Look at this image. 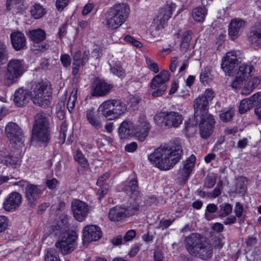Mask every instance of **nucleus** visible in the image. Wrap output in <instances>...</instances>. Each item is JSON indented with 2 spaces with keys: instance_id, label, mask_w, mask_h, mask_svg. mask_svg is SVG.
<instances>
[{
  "instance_id": "1",
  "label": "nucleus",
  "mask_w": 261,
  "mask_h": 261,
  "mask_svg": "<svg viewBox=\"0 0 261 261\" xmlns=\"http://www.w3.org/2000/svg\"><path fill=\"white\" fill-rule=\"evenodd\" d=\"M188 252L191 255L202 259L211 258L213 254V247L207 239L199 233H192L186 239Z\"/></svg>"
},
{
  "instance_id": "2",
  "label": "nucleus",
  "mask_w": 261,
  "mask_h": 261,
  "mask_svg": "<svg viewBox=\"0 0 261 261\" xmlns=\"http://www.w3.org/2000/svg\"><path fill=\"white\" fill-rule=\"evenodd\" d=\"M129 13V8L126 4H116L107 12L103 24L109 29H117L126 21Z\"/></svg>"
},
{
  "instance_id": "3",
  "label": "nucleus",
  "mask_w": 261,
  "mask_h": 261,
  "mask_svg": "<svg viewBox=\"0 0 261 261\" xmlns=\"http://www.w3.org/2000/svg\"><path fill=\"white\" fill-rule=\"evenodd\" d=\"M30 99L35 105L46 108L50 103L52 97V89L44 83L34 82L30 90Z\"/></svg>"
},
{
  "instance_id": "4",
  "label": "nucleus",
  "mask_w": 261,
  "mask_h": 261,
  "mask_svg": "<svg viewBox=\"0 0 261 261\" xmlns=\"http://www.w3.org/2000/svg\"><path fill=\"white\" fill-rule=\"evenodd\" d=\"M25 70L23 60L11 59L7 65L6 72L1 82L4 86L10 87L18 82Z\"/></svg>"
},
{
  "instance_id": "5",
  "label": "nucleus",
  "mask_w": 261,
  "mask_h": 261,
  "mask_svg": "<svg viewBox=\"0 0 261 261\" xmlns=\"http://www.w3.org/2000/svg\"><path fill=\"white\" fill-rule=\"evenodd\" d=\"M181 141L175 139L164 146V170L172 168L179 161L182 154Z\"/></svg>"
},
{
  "instance_id": "6",
  "label": "nucleus",
  "mask_w": 261,
  "mask_h": 261,
  "mask_svg": "<svg viewBox=\"0 0 261 261\" xmlns=\"http://www.w3.org/2000/svg\"><path fill=\"white\" fill-rule=\"evenodd\" d=\"M98 110L108 120H112L119 118L126 110L125 105L120 99H113L103 101Z\"/></svg>"
},
{
  "instance_id": "7",
  "label": "nucleus",
  "mask_w": 261,
  "mask_h": 261,
  "mask_svg": "<svg viewBox=\"0 0 261 261\" xmlns=\"http://www.w3.org/2000/svg\"><path fill=\"white\" fill-rule=\"evenodd\" d=\"M77 235L74 231H69L59 235L55 244L59 252L62 254L71 253L76 247Z\"/></svg>"
},
{
  "instance_id": "8",
  "label": "nucleus",
  "mask_w": 261,
  "mask_h": 261,
  "mask_svg": "<svg viewBox=\"0 0 261 261\" xmlns=\"http://www.w3.org/2000/svg\"><path fill=\"white\" fill-rule=\"evenodd\" d=\"M5 133L13 148L22 149L24 146V134L17 124L13 122L8 123L5 127Z\"/></svg>"
},
{
  "instance_id": "9",
  "label": "nucleus",
  "mask_w": 261,
  "mask_h": 261,
  "mask_svg": "<svg viewBox=\"0 0 261 261\" xmlns=\"http://www.w3.org/2000/svg\"><path fill=\"white\" fill-rule=\"evenodd\" d=\"M254 69L252 65L242 63L239 66L238 70L236 74V79L232 83L233 88H239L243 84L252 73L254 72Z\"/></svg>"
},
{
  "instance_id": "10",
  "label": "nucleus",
  "mask_w": 261,
  "mask_h": 261,
  "mask_svg": "<svg viewBox=\"0 0 261 261\" xmlns=\"http://www.w3.org/2000/svg\"><path fill=\"white\" fill-rule=\"evenodd\" d=\"M238 63L239 58L237 52L230 51L227 53L222 59L221 68L226 74L230 75L234 72V69Z\"/></svg>"
},
{
  "instance_id": "11",
  "label": "nucleus",
  "mask_w": 261,
  "mask_h": 261,
  "mask_svg": "<svg viewBox=\"0 0 261 261\" xmlns=\"http://www.w3.org/2000/svg\"><path fill=\"white\" fill-rule=\"evenodd\" d=\"M15 151L9 152L6 149L1 151L0 163L4 165L8 166L16 165L20 161L21 149L15 148Z\"/></svg>"
},
{
  "instance_id": "12",
  "label": "nucleus",
  "mask_w": 261,
  "mask_h": 261,
  "mask_svg": "<svg viewBox=\"0 0 261 261\" xmlns=\"http://www.w3.org/2000/svg\"><path fill=\"white\" fill-rule=\"evenodd\" d=\"M71 210L74 217L79 221L84 220L89 212L88 205L79 199H74L72 202Z\"/></svg>"
},
{
  "instance_id": "13",
  "label": "nucleus",
  "mask_w": 261,
  "mask_h": 261,
  "mask_svg": "<svg viewBox=\"0 0 261 261\" xmlns=\"http://www.w3.org/2000/svg\"><path fill=\"white\" fill-rule=\"evenodd\" d=\"M102 236L100 228L95 225H87L83 230V240L85 243L97 241Z\"/></svg>"
},
{
  "instance_id": "14",
  "label": "nucleus",
  "mask_w": 261,
  "mask_h": 261,
  "mask_svg": "<svg viewBox=\"0 0 261 261\" xmlns=\"http://www.w3.org/2000/svg\"><path fill=\"white\" fill-rule=\"evenodd\" d=\"M113 87L111 84L105 81L96 79L94 80L92 87V95L95 97L105 96L110 92Z\"/></svg>"
},
{
  "instance_id": "15",
  "label": "nucleus",
  "mask_w": 261,
  "mask_h": 261,
  "mask_svg": "<svg viewBox=\"0 0 261 261\" xmlns=\"http://www.w3.org/2000/svg\"><path fill=\"white\" fill-rule=\"evenodd\" d=\"M246 24V22L241 18H236L232 19L228 28L230 39L234 40L238 38L245 28Z\"/></svg>"
},
{
  "instance_id": "16",
  "label": "nucleus",
  "mask_w": 261,
  "mask_h": 261,
  "mask_svg": "<svg viewBox=\"0 0 261 261\" xmlns=\"http://www.w3.org/2000/svg\"><path fill=\"white\" fill-rule=\"evenodd\" d=\"M200 120L199 124L200 133L202 138H207L212 134L215 125V121L212 115H206L199 118Z\"/></svg>"
},
{
  "instance_id": "17",
  "label": "nucleus",
  "mask_w": 261,
  "mask_h": 261,
  "mask_svg": "<svg viewBox=\"0 0 261 261\" xmlns=\"http://www.w3.org/2000/svg\"><path fill=\"white\" fill-rule=\"evenodd\" d=\"M196 157L194 155H191L183 163V167L180 168L178 171V178L182 182H185L188 179L194 167Z\"/></svg>"
},
{
  "instance_id": "18",
  "label": "nucleus",
  "mask_w": 261,
  "mask_h": 261,
  "mask_svg": "<svg viewBox=\"0 0 261 261\" xmlns=\"http://www.w3.org/2000/svg\"><path fill=\"white\" fill-rule=\"evenodd\" d=\"M208 102L204 97L199 96L195 99L194 107L195 117L197 121L199 120V118L211 115L207 113Z\"/></svg>"
},
{
  "instance_id": "19",
  "label": "nucleus",
  "mask_w": 261,
  "mask_h": 261,
  "mask_svg": "<svg viewBox=\"0 0 261 261\" xmlns=\"http://www.w3.org/2000/svg\"><path fill=\"white\" fill-rule=\"evenodd\" d=\"M50 138V128H32L31 142L48 143Z\"/></svg>"
},
{
  "instance_id": "20",
  "label": "nucleus",
  "mask_w": 261,
  "mask_h": 261,
  "mask_svg": "<svg viewBox=\"0 0 261 261\" xmlns=\"http://www.w3.org/2000/svg\"><path fill=\"white\" fill-rule=\"evenodd\" d=\"M248 40L255 48H261V23L252 29L248 34Z\"/></svg>"
},
{
  "instance_id": "21",
  "label": "nucleus",
  "mask_w": 261,
  "mask_h": 261,
  "mask_svg": "<svg viewBox=\"0 0 261 261\" xmlns=\"http://www.w3.org/2000/svg\"><path fill=\"white\" fill-rule=\"evenodd\" d=\"M30 99V91L23 88L16 90L14 95V102L17 107L25 106Z\"/></svg>"
},
{
  "instance_id": "22",
  "label": "nucleus",
  "mask_w": 261,
  "mask_h": 261,
  "mask_svg": "<svg viewBox=\"0 0 261 261\" xmlns=\"http://www.w3.org/2000/svg\"><path fill=\"white\" fill-rule=\"evenodd\" d=\"M151 126L145 116H141L137 126V134L140 141H143L148 135Z\"/></svg>"
},
{
  "instance_id": "23",
  "label": "nucleus",
  "mask_w": 261,
  "mask_h": 261,
  "mask_svg": "<svg viewBox=\"0 0 261 261\" xmlns=\"http://www.w3.org/2000/svg\"><path fill=\"white\" fill-rule=\"evenodd\" d=\"M11 41L13 48L17 51L21 50L25 47L26 38L21 32L12 33L10 36Z\"/></svg>"
},
{
  "instance_id": "24",
  "label": "nucleus",
  "mask_w": 261,
  "mask_h": 261,
  "mask_svg": "<svg viewBox=\"0 0 261 261\" xmlns=\"http://www.w3.org/2000/svg\"><path fill=\"white\" fill-rule=\"evenodd\" d=\"M182 120V116L177 112H170L164 115V124L168 128L178 127Z\"/></svg>"
},
{
  "instance_id": "25",
  "label": "nucleus",
  "mask_w": 261,
  "mask_h": 261,
  "mask_svg": "<svg viewBox=\"0 0 261 261\" xmlns=\"http://www.w3.org/2000/svg\"><path fill=\"white\" fill-rule=\"evenodd\" d=\"M148 159L151 164L163 170V147L160 146L148 156Z\"/></svg>"
},
{
  "instance_id": "26",
  "label": "nucleus",
  "mask_w": 261,
  "mask_h": 261,
  "mask_svg": "<svg viewBox=\"0 0 261 261\" xmlns=\"http://www.w3.org/2000/svg\"><path fill=\"white\" fill-rule=\"evenodd\" d=\"M132 213H127L125 208L122 207H114L110 210L109 217L112 221H117L125 217L130 216Z\"/></svg>"
},
{
  "instance_id": "27",
  "label": "nucleus",
  "mask_w": 261,
  "mask_h": 261,
  "mask_svg": "<svg viewBox=\"0 0 261 261\" xmlns=\"http://www.w3.org/2000/svg\"><path fill=\"white\" fill-rule=\"evenodd\" d=\"M49 118L43 112L37 113L34 116L33 128H50Z\"/></svg>"
},
{
  "instance_id": "28",
  "label": "nucleus",
  "mask_w": 261,
  "mask_h": 261,
  "mask_svg": "<svg viewBox=\"0 0 261 261\" xmlns=\"http://www.w3.org/2000/svg\"><path fill=\"white\" fill-rule=\"evenodd\" d=\"M118 133L121 139H127L133 135L134 126L132 122L128 120L123 121L119 126Z\"/></svg>"
},
{
  "instance_id": "29",
  "label": "nucleus",
  "mask_w": 261,
  "mask_h": 261,
  "mask_svg": "<svg viewBox=\"0 0 261 261\" xmlns=\"http://www.w3.org/2000/svg\"><path fill=\"white\" fill-rule=\"evenodd\" d=\"M86 117L89 124L94 128L99 129L102 128L101 121L96 115L94 108H91L87 110Z\"/></svg>"
},
{
  "instance_id": "30",
  "label": "nucleus",
  "mask_w": 261,
  "mask_h": 261,
  "mask_svg": "<svg viewBox=\"0 0 261 261\" xmlns=\"http://www.w3.org/2000/svg\"><path fill=\"white\" fill-rule=\"evenodd\" d=\"M22 197H8L3 203V207L7 211H11L18 207L21 202Z\"/></svg>"
},
{
  "instance_id": "31",
  "label": "nucleus",
  "mask_w": 261,
  "mask_h": 261,
  "mask_svg": "<svg viewBox=\"0 0 261 261\" xmlns=\"http://www.w3.org/2000/svg\"><path fill=\"white\" fill-rule=\"evenodd\" d=\"M28 35L30 40L35 43H39L44 41L46 38V33L41 29L29 31Z\"/></svg>"
},
{
  "instance_id": "32",
  "label": "nucleus",
  "mask_w": 261,
  "mask_h": 261,
  "mask_svg": "<svg viewBox=\"0 0 261 261\" xmlns=\"http://www.w3.org/2000/svg\"><path fill=\"white\" fill-rule=\"evenodd\" d=\"M163 20V14L160 13L159 15L156 16L153 21V25L152 27L154 30L152 33L154 36H160L162 33V29L163 28V24L162 21Z\"/></svg>"
},
{
  "instance_id": "33",
  "label": "nucleus",
  "mask_w": 261,
  "mask_h": 261,
  "mask_svg": "<svg viewBox=\"0 0 261 261\" xmlns=\"http://www.w3.org/2000/svg\"><path fill=\"white\" fill-rule=\"evenodd\" d=\"M247 179L244 176H239L236 178V182L235 186L236 194H244L247 189Z\"/></svg>"
},
{
  "instance_id": "34",
  "label": "nucleus",
  "mask_w": 261,
  "mask_h": 261,
  "mask_svg": "<svg viewBox=\"0 0 261 261\" xmlns=\"http://www.w3.org/2000/svg\"><path fill=\"white\" fill-rule=\"evenodd\" d=\"M130 199V205L125 208L127 211V213H132V214H130V216L136 214V213L139 210L141 204V199L139 197H131Z\"/></svg>"
},
{
  "instance_id": "35",
  "label": "nucleus",
  "mask_w": 261,
  "mask_h": 261,
  "mask_svg": "<svg viewBox=\"0 0 261 261\" xmlns=\"http://www.w3.org/2000/svg\"><path fill=\"white\" fill-rule=\"evenodd\" d=\"M32 16L35 19H39L42 17L45 13V10L38 4L33 5L30 10Z\"/></svg>"
},
{
  "instance_id": "36",
  "label": "nucleus",
  "mask_w": 261,
  "mask_h": 261,
  "mask_svg": "<svg viewBox=\"0 0 261 261\" xmlns=\"http://www.w3.org/2000/svg\"><path fill=\"white\" fill-rule=\"evenodd\" d=\"M206 11L202 8H196L193 10L192 16L198 22L203 21L205 18Z\"/></svg>"
},
{
  "instance_id": "37",
  "label": "nucleus",
  "mask_w": 261,
  "mask_h": 261,
  "mask_svg": "<svg viewBox=\"0 0 261 261\" xmlns=\"http://www.w3.org/2000/svg\"><path fill=\"white\" fill-rule=\"evenodd\" d=\"M192 36V33L191 31H187L184 33L180 44V47L182 49L186 51L190 46Z\"/></svg>"
},
{
  "instance_id": "38",
  "label": "nucleus",
  "mask_w": 261,
  "mask_h": 261,
  "mask_svg": "<svg viewBox=\"0 0 261 261\" xmlns=\"http://www.w3.org/2000/svg\"><path fill=\"white\" fill-rule=\"evenodd\" d=\"M138 188V185L137 180L136 179H132L129 181L126 187V190L127 191V194L134 196H137L139 194Z\"/></svg>"
},
{
  "instance_id": "39",
  "label": "nucleus",
  "mask_w": 261,
  "mask_h": 261,
  "mask_svg": "<svg viewBox=\"0 0 261 261\" xmlns=\"http://www.w3.org/2000/svg\"><path fill=\"white\" fill-rule=\"evenodd\" d=\"M163 71H161L158 75H155L151 80L150 88L152 89H162V86L163 85V78L162 75Z\"/></svg>"
},
{
  "instance_id": "40",
  "label": "nucleus",
  "mask_w": 261,
  "mask_h": 261,
  "mask_svg": "<svg viewBox=\"0 0 261 261\" xmlns=\"http://www.w3.org/2000/svg\"><path fill=\"white\" fill-rule=\"evenodd\" d=\"M9 58V53L6 45L0 41V65L7 63Z\"/></svg>"
},
{
  "instance_id": "41",
  "label": "nucleus",
  "mask_w": 261,
  "mask_h": 261,
  "mask_svg": "<svg viewBox=\"0 0 261 261\" xmlns=\"http://www.w3.org/2000/svg\"><path fill=\"white\" fill-rule=\"evenodd\" d=\"M210 68L208 67L204 68L200 74V80L203 84H207L212 80Z\"/></svg>"
},
{
  "instance_id": "42",
  "label": "nucleus",
  "mask_w": 261,
  "mask_h": 261,
  "mask_svg": "<svg viewBox=\"0 0 261 261\" xmlns=\"http://www.w3.org/2000/svg\"><path fill=\"white\" fill-rule=\"evenodd\" d=\"M75 160L82 167L86 168L88 166V162L85 155L79 149L77 150L74 156Z\"/></svg>"
},
{
  "instance_id": "43",
  "label": "nucleus",
  "mask_w": 261,
  "mask_h": 261,
  "mask_svg": "<svg viewBox=\"0 0 261 261\" xmlns=\"http://www.w3.org/2000/svg\"><path fill=\"white\" fill-rule=\"evenodd\" d=\"M253 107L249 98L244 99L241 101L239 109V112L241 114L245 113L251 109Z\"/></svg>"
},
{
  "instance_id": "44",
  "label": "nucleus",
  "mask_w": 261,
  "mask_h": 261,
  "mask_svg": "<svg viewBox=\"0 0 261 261\" xmlns=\"http://www.w3.org/2000/svg\"><path fill=\"white\" fill-rule=\"evenodd\" d=\"M232 210V206L228 203H224L220 205L219 215L220 217H225L230 214Z\"/></svg>"
},
{
  "instance_id": "45",
  "label": "nucleus",
  "mask_w": 261,
  "mask_h": 261,
  "mask_svg": "<svg viewBox=\"0 0 261 261\" xmlns=\"http://www.w3.org/2000/svg\"><path fill=\"white\" fill-rule=\"evenodd\" d=\"M27 194L30 196L39 195L42 193V190L37 186L30 184L25 188Z\"/></svg>"
},
{
  "instance_id": "46",
  "label": "nucleus",
  "mask_w": 261,
  "mask_h": 261,
  "mask_svg": "<svg viewBox=\"0 0 261 261\" xmlns=\"http://www.w3.org/2000/svg\"><path fill=\"white\" fill-rule=\"evenodd\" d=\"M45 261H61L58 254L53 249L47 250L45 256Z\"/></svg>"
},
{
  "instance_id": "47",
  "label": "nucleus",
  "mask_w": 261,
  "mask_h": 261,
  "mask_svg": "<svg viewBox=\"0 0 261 261\" xmlns=\"http://www.w3.org/2000/svg\"><path fill=\"white\" fill-rule=\"evenodd\" d=\"M145 59L147 67L154 73H158L159 71L158 64L148 57H145Z\"/></svg>"
},
{
  "instance_id": "48",
  "label": "nucleus",
  "mask_w": 261,
  "mask_h": 261,
  "mask_svg": "<svg viewBox=\"0 0 261 261\" xmlns=\"http://www.w3.org/2000/svg\"><path fill=\"white\" fill-rule=\"evenodd\" d=\"M185 131L188 137L192 136L196 132V126L189 122H185Z\"/></svg>"
},
{
  "instance_id": "49",
  "label": "nucleus",
  "mask_w": 261,
  "mask_h": 261,
  "mask_svg": "<svg viewBox=\"0 0 261 261\" xmlns=\"http://www.w3.org/2000/svg\"><path fill=\"white\" fill-rule=\"evenodd\" d=\"M175 7V5L172 3L170 4H167L164 7V20L165 19H168L171 17Z\"/></svg>"
},
{
  "instance_id": "50",
  "label": "nucleus",
  "mask_w": 261,
  "mask_h": 261,
  "mask_svg": "<svg viewBox=\"0 0 261 261\" xmlns=\"http://www.w3.org/2000/svg\"><path fill=\"white\" fill-rule=\"evenodd\" d=\"M64 229V228L62 225L59 223H57L56 224H53L51 226L49 231L50 234H53L54 236H57L61 232L63 231Z\"/></svg>"
},
{
  "instance_id": "51",
  "label": "nucleus",
  "mask_w": 261,
  "mask_h": 261,
  "mask_svg": "<svg viewBox=\"0 0 261 261\" xmlns=\"http://www.w3.org/2000/svg\"><path fill=\"white\" fill-rule=\"evenodd\" d=\"M253 106H259L261 105V92L254 94L249 98Z\"/></svg>"
},
{
  "instance_id": "52",
  "label": "nucleus",
  "mask_w": 261,
  "mask_h": 261,
  "mask_svg": "<svg viewBox=\"0 0 261 261\" xmlns=\"http://www.w3.org/2000/svg\"><path fill=\"white\" fill-rule=\"evenodd\" d=\"M216 175L214 174H212L207 176L205 179V186L207 188H212L216 184Z\"/></svg>"
},
{
  "instance_id": "53",
  "label": "nucleus",
  "mask_w": 261,
  "mask_h": 261,
  "mask_svg": "<svg viewBox=\"0 0 261 261\" xmlns=\"http://www.w3.org/2000/svg\"><path fill=\"white\" fill-rule=\"evenodd\" d=\"M124 39L126 42L130 43L138 48H141L143 46V44L141 42L130 35L125 36Z\"/></svg>"
},
{
  "instance_id": "54",
  "label": "nucleus",
  "mask_w": 261,
  "mask_h": 261,
  "mask_svg": "<svg viewBox=\"0 0 261 261\" xmlns=\"http://www.w3.org/2000/svg\"><path fill=\"white\" fill-rule=\"evenodd\" d=\"M60 61L64 67H69L71 62V59L70 56L68 54H63L61 56Z\"/></svg>"
},
{
  "instance_id": "55",
  "label": "nucleus",
  "mask_w": 261,
  "mask_h": 261,
  "mask_svg": "<svg viewBox=\"0 0 261 261\" xmlns=\"http://www.w3.org/2000/svg\"><path fill=\"white\" fill-rule=\"evenodd\" d=\"M67 124L65 121L62 122L60 126V139L62 140V143L64 142L66 138V132L67 130Z\"/></svg>"
},
{
  "instance_id": "56",
  "label": "nucleus",
  "mask_w": 261,
  "mask_h": 261,
  "mask_svg": "<svg viewBox=\"0 0 261 261\" xmlns=\"http://www.w3.org/2000/svg\"><path fill=\"white\" fill-rule=\"evenodd\" d=\"M111 71L114 74H116L119 77H122L125 74L124 70L122 67L117 65L112 68Z\"/></svg>"
},
{
  "instance_id": "57",
  "label": "nucleus",
  "mask_w": 261,
  "mask_h": 261,
  "mask_svg": "<svg viewBox=\"0 0 261 261\" xmlns=\"http://www.w3.org/2000/svg\"><path fill=\"white\" fill-rule=\"evenodd\" d=\"M260 80L261 78L259 76H255L253 77L251 80L249 81L248 87H250L251 88V89L253 90L259 84Z\"/></svg>"
},
{
  "instance_id": "58",
  "label": "nucleus",
  "mask_w": 261,
  "mask_h": 261,
  "mask_svg": "<svg viewBox=\"0 0 261 261\" xmlns=\"http://www.w3.org/2000/svg\"><path fill=\"white\" fill-rule=\"evenodd\" d=\"M23 2H25V0H7L6 3V9L8 11L10 10L12 6L23 3Z\"/></svg>"
},
{
  "instance_id": "59",
  "label": "nucleus",
  "mask_w": 261,
  "mask_h": 261,
  "mask_svg": "<svg viewBox=\"0 0 261 261\" xmlns=\"http://www.w3.org/2000/svg\"><path fill=\"white\" fill-rule=\"evenodd\" d=\"M70 0H56V6L58 11H62L68 4Z\"/></svg>"
},
{
  "instance_id": "60",
  "label": "nucleus",
  "mask_w": 261,
  "mask_h": 261,
  "mask_svg": "<svg viewBox=\"0 0 261 261\" xmlns=\"http://www.w3.org/2000/svg\"><path fill=\"white\" fill-rule=\"evenodd\" d=\"M8 220L6 217L0 216V233L4 231L8 226Z\"/></svg>"
},
{
  "instance_id": "61",
  "label": "nucleus",
  "mask_w": 261,
  "mask_h": 261,
  "mask_svg": "<svg viewBox=\"0 0 261 261\" xmlns=\"http://www.w3.org/2000/svg\"><path fill=\"white\" fill-rule=\"evenodd\" d=\"M233 113L231 110H228L220 114L221 119L224 121H229L232 117Z\"/></svg>"
},
{
  "instance_id": "62",
  "label": "nucleus",
  "mask_w": 261,
  "mask_h": 261,
  "mask_svg": "<svg viewBox=\"0 0 261 261\" xmlns=\"http://www.w3.org/2000/svg\"><path fill=\"white\" fill-rule=\"evenodd\" d=\"M15 8L17 10V13L21 14H23L28 8L27 4L25 2L23 3H20L18 5L15 6Z\"/></svg>"
},
{
  "instance_id": "63",
  "label": "nucleus",
  "mask_w": 261,
  "mask_h": 261,
  "mask_svg": "<svg viewBox=\"0 0 261 261\" xmlns=\"http://www.w3.org/2000/svg\"><path fill=\"white\" fill-rule=\"evenodd\" d=\"M100 187V189H98L97 194L99 195H105L108 194L109 191V186L107 184H101V185H98Z\"/></svg>"
},
{
  "instance_id": "64",
  "label": "nucleus",
  "mask_w": 261,
  "mask_h": 261,
  "mask_svg": "<svg viewBox=\"0 0 261 261\" xmlns=\"http://www.w3.org/2000/svg\"><path fill=\"white\" fill-rule=\"evenodd\" d=\"M58 184V181L55 178L46 181V185L50 189H55Z\"/></svg>"
}]
</instances>
